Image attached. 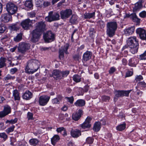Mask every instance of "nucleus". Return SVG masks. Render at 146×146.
Instances as JSON below:
<instances>
[{
  "label": "nucleus",
  "instance_id": "1",
  "mask_svg": "<svg viewBox=\"0 0 146 146\" xmlns=\"http://www.w3.org/2000/svg\"><path fill=\"white\" fill-rule=\"evenodd\" d=\"M127 45L130 51L135 54L138 51L139 47L138 41L135 36L129 37L127 40Z\"/></svg>",
  "mask_w": 146,
  "mask_h": 146
},
{
  "label": "nucleus",
  "instance_id": "2",
  "mask_svg": "<svg viewBox=\"0 0 146 146\" xmlns=\"http://www.w3.org/2000/svg\"><path fill=\"white\" fill-rule=\"evenodd\" d=\"M38 61L36 60H29L25 68V71L27 73L32 74L36 72L39 68Z\"/></svg>",
  "mask_w": 146,
  "mask_h": 146
},
{
  "label": "nucleus",
  "instance_id": "3",
  "mask_svg": "<svg viewBox=\"0 0 146 146\" xmlns=\"http://www.w3.org/2000/svg\"><path fill=\"white\" fill-rule=\"evenodd\" d=\"M117 28V24L116 22H110L107 23L106 32L110 37H112L114 35Z\"/></svg>",
  "mask_w": 146,
  "mask_h": 146
},
{
  "label": "nucleus",
  "instance_id": "4",
  "mask_svg": "<svg viewBox=\"0 0 146 146\" xmlns=\"http://www.w3.org/2000/svg\"><path fill=\"white\" fill-rule=\"evenodd\" d=\"M6 9L9 14L11 15L16 13L17 11V6L11 2L6 4Z\"/></svg>",
  "mask_w": 146,
  "mask_h": 146
},
{
  "label": "nucleus",
  "instance_id": "5",
  "mask_svg": "<svg viewBox=\"0 0 146 146\" xmlns=\"http://www.w3.org/2000/svg\"><path fill=\"white\" fill-rule=\"evenodd\" d=\"M60 15L58 13H53L50 11L48 13V15L45 18V20L48 22L56 21L59 19Z\"/></svg>",
  "mask_w": 146,
  "mask_h": 146
},
{
  "label": "nucleus",
  "instance_id": "6",
  "mask_svg": "<svg viewBox=\"0 0 146 146\" xmlns=\"http://www.w3.org/2000/svg\"><path fill=\"white\" fill-rule=\"evenodd\" d=\"M30 45L28 43L25 42H20L18 47V51L22 53H25L30 48Z\"/></svg>",
  "mask_w": 146,
  "mask_h": 146
},
{
  "label": "nucleus",
  "instance_id": "7",
  "mask_svg": "<svg viewBox=\"0 0 146 146\" xmlns=\"http://www.w3.org/2000/svg\"><path fill=\"white\" fill-rule=\"evenodd\" d=\"M42 33L35 29L31 33L32 37L31 38L32 42L36 43L38 41L42 35Z\"/></svg>",
  "mask_w": 146,
  "mask_h": 146
},
{
  "label": "nucleus",
  "instance_id": "8",
  "mask_svg": "<svg viewBox=\"0 0 146 146\" xmlns=\"http://www.w3.org/2000/svg\"><path fill=\"white\" fill-rule=\"evenodd\" d=\"M69 46V44H66L63 47H61V48L59 50V58L60 60L63 59L64 57V52L66 54H68L67 50Z\"/></svg>",
  "mask_w": 146,
  "mask_h": 146
},
{
  "label": "nucleus",
  "instance_id": "9",
  "mask_svg": "<svg viewBox=\"0 0 146 146\" xmlns=\"http://www.w3.org/2000/svg\"><path fill=\"white\" fill-rule=\"evenodd\" d=\"M60 13L61 18L64 19L69 18L72 14V11L71 9H67L61 11Z\"/></svg>",
  "mask_w": 146,
  "mask_h": 146
},
{
  "label": "nucleus",
  "instance_id": "10",
  "mask_svg": "<svg viewBox=\"0 0 146 146\" xmlns=\"http://www.w3.org/2000/svg\"><path fill=\"white\" fill-rule=\"evenodd\" d=\"M46 25L43 21L39 22L36 24L35 29L42 32L45 30Z\"/></svg>",
  "mask_w": 146,
  "mask_h": 146
},
{
  "label": "nucleus",
  "instance_id": "11",
  "mask_svg": "<svg viewBox=\"0 0 146 146\" xmlns=\"http://www.w3.org/2000/svg\"><path fill=\"white\" fill-rule=\"evenodd\" d=\"M136 31L141 39L143 40H146V31L144 29L141 28H138L136 30Z\"/></svg>",
  "mask_w": 146,
  "mask_h": 146
},
{
  "label": "nucleus",
  "instance_id": "12",
  "mask_svg": "<svg viewBox=\"0 0 146 146\" xmlns=\"http://www.w3.org/2000/svg\"><path fill=\"white\" fill-rule=\"evenodd\" d=\"M50 97L47 96H42L40 97L39 102L40 105L44 106L48 101Z\"/></svg>",
  "mask_w": 146,
  "mask_h": 146
},
{
  "label": "nucleus",
  "instance_id": "13",
  "mask_svg": "<svg viewBox=\"0 0 146 146\" xmlns=\"http://www.w3.org/2000/svg\"><path fill=\"white\" fill-rule=\"evenodd\" d=\"M31 21L27 19L23 21L21 24L23 28L25 30H27L31 26Z\"/></svg>",
  "mask_w": 146,
  "mask_h": 146
},
{
  "label": "nucleus",
  "instance_id": "14",
  "mask_svg": "<svg viewBox=\"0 0 146 146\" xmlns=\"http://www.w3.org/2000/svg\"><path fill=\"white\" fill-rule=\"evenodd\" d=\"M1 22L4 23H7L12 20L11 15L9 14H4L2 15L1 17Z\"/></svg>",
  "mask_w": 146,
  "mask_h": 146
},
{
  "label": "nucleus",
  "instance_id": "15",
  "mask_svg": "<svg viewBox=\"0 0 146 146\" xmlns=\"http://www.w3.org/2000/svg\"><path fill=\"white\" fill-rule=\"evenodd\" d=\"M43 37L45 41L49 42L50 40L53 39L54 35L51 31H48L44 34Z\"/></svg>",
  "mask_w": 146,
  "mask_h": 146
},
{
  "label": "nucleus",
  "instance_id": "16",
  "mask_svg": "<svg viewBox=\"0 0 146 146\" xmlns=\"http://www.w3.org/2000/svg\"><path fill=\"white\" fill-rule=\"evenodd\" d=\"M61 76V72L58 70H55L53 71L52 74L50 75V76L53 77L55 79L57 80L60 78Z\"/></svg>",
  "mask_w": 146,
  "mask_h": 146
},
{
  "label": "nucleus",
  "instance_id": "17",
  "mask_svg": "<svg viewBox=\"0 0 146 146\" xmlns=\"http://www.w3.org/2000/svg\"><path fill=\"white\" fill-rule=\"evenodd\" d=\"M83 111L81 109H79L78 112H76L72 114V119L75 121L78 120L81 117Z\"/></svg>",
  "mask_w": 146,
  "mask_h": 146
},
{
  "label": "nucleus",
  "instance_id": "18",
  "mask_svg": "<svg viewBox=\"0 0 146 146\" xmlns=\"http://www.w3.org/2000/svg\"><path fill=\"white\" fill-rule=\"evenodd\" d=\"M91 119V118L90 117H88L86 119L85 121L82 125V127L84 129L90 127L91 126L90 123Z\"/></svg>",
  "mask_w": 146,
  "mask_h": 146
},
{
  "label": "nucleus",
  "instance_id": "19",
  "mask_svg": "<svg viewBox=\"0 0 146 146\" xmlns=\"http://www.w3.org/2000/svg\"><path fill=\"white\" fill-rule=\"evenodd\" d=\"M92 56L91 52L87 51L83 54V60L84 61H87L89 60Z\"/></svg>",
  "mask_w": 146,
  "mask_h": 146
},
{
  "label": "nucleus",
  "instance_id": "20",
  "mask_svg": "<svg viewBox=\"0 0 146 146\" xmlns=\"http://www.w3.org/2000/svg\"><path fill=\"white\" fill-rule=\"evenodd\" d=\"M135 29V27L134 26L125 29L124 30L125 34L127 35H131L133 33Z\"/></svg>",
  "mask_w": 146,
  "mask_h": 146
},
{
  "label": "nucleus",
  "instance_id": "21",
  "mask_svg": "<svg viewBox=\"0 0 146 146\" xmlns=\"http://www.w3.org/2000/svg\"><path fill=\"white\" fill-rule=\"evenodd\" d=\"M32 97V94L29 91H27L24 93L23 96V98L27 100H29Z\"/></svg>",
  "mask_w": 146,
  "mask_h": 146
},
{
  "label": "nucleus",
  "instance_id": "22",
  "mask_svg": "<svg viewBox=\"0 0 146 146\" xmlns=\"http://www.w3.org/2000/svg\"><path fill=\"white\" fill-rule=\"evenodd\" d=\"M72 136L73 137H77L81 135L80 131L78 129L75 130L72 129L71 131Z\"/></svg>",
  "mask_w": 146,
  "mask_h": 146
},
{
  "label": "nucleus",
  "instance_id": "23",
  "mask_svg": "<svg viewBox=\"0 0 146 146\" xmlns=\"http://www.w3.org/2000/svg\"><path fill=\"white\" fill-rule=\"evenodd\" d=\"M142 7V5L141 1L138 2L136 3L133 8V12H136L139 11Z\"/></svg>",
  "mask_w": 146,
  "mask_h": 146
},
{
  "label": "nucleus",
  "instance_id": "24",
  "mask_svg": "<svg viewBox=\"0 0 146 146\" xmlns=\"http://www.w3.org/2000/svg\"><path fill=\"white\" fill-rule=\"evenodd\" d=\"M130 19L134 22H136L137 23H139L140 21V19L137 17L135 13H133L131 14Z\"/></svg>",
  "mask_w": 146,
  "mask_h": 146
},
{
  "label": "nucleus",
  "instance_id": "25",
  "mask_svg": "<svg viewBox=\"0 0 146 146\" xmlns=\"http://www.w3.org/2000/svg\"><path fill=\"white\" fill-rule=\"evenodd\" d=\"M74 105L77 106L82 107L85 105V102L82 99H79L77 100L74 104Z\"/></svg>",
  "mask_w": 146,
  "mask_h": 146
},
{
  "label": "nucleus",
  "instance_id": "26",
  "mask_svg": "<svg viewBox=\"0 0 146 146\" xmlns=\"http://www.w3.org/2000/svg\"><path fill=\"white\" fill-rule=\"evenodd\" d=\"M77 16L75 15H73L69 20L70 22L72 24H76L78 23Z\"/></svg>",
  "mask_w": 146,
  "mask_h": 146
},
{
  "label": "nucleus",
  "instance_id": "27",
  "mask_svg": "<svg viewBox=\"0 0 146 146\" xmlns=\"http://www.w3.org/2000/svg\"><path fill=\"white\" fill-rule=\"evenodd\" d=\"M59 136L58 135H55L51 139L52 144L54 145L60 139Z\"/></svg>",
  "mask_w": 146,
  "mask_h": 146
},
{
  "label": "nucleus",
  "instance_id": "28",
  "mask_svg": "<svg viewBox=\"0 0 146 146\" xmlns=\"http://www.w3.org/2000/svg\"><path fill=\"white\" fill-rule=\"evenodd\" d=\"M101 123L100 122H96L94 125L93 127L94 130L96 132H98L100 129L101 127Z\"/></svg>",
  "mask_w": 146,
  "mask_h": 146
},
{
  "label": "nucleus",
  "instance_id": "29",
  "mask_svg": "<svg viewBox=\"0 0 146 146\" xmlns=\"http://www.w3.org/2000/svg\"><path fill=\"white\" fill-rule=\"evenodd\" d=\"M95 14L94 12L92 13H85L84 14V18L85 19H90L94 17Z\"/></svg>",
  "mask_w": 146,
  "mask_h": 146
},
{
  "label": "nucleus",
  "instance_id": "30",
  "mask_svg": "<svg viewBox=\"0 0 146 146\" xmlns=\"http://www.w3.org/2000/svg\"><path fill=\"white\" fill-rule=\"evenodd\" d=\"M13 96H14L15 100H20L19 93L17 90H15L13 91Z\"/></svg>",
  "mask_w": 146,
  "mask_h": 146
},
{
  "label": "nucleus",
  "instance_id": "31",
  "mask_svg": "<svg viewBox=\"0 0 146 146\" xmlns=\"http://www.w3.org/2000/svg\"><path fill=\"white\" fill-rule=\"evenodd\" d=\"M2 112L4 113V116L8 114L11 112V108L9 106L5 107Z\"/></svg>",
  "mask_w": 146,
  "mask_h": 146
},
{
  "label": "nucleus",
  "instance_id": "32",
  "mask_svg": "<svg viewBox=\"0 0 146 146\" xmlns=\"http://www.w3.org/2000/svg\"><path fill=\"white\" fill-rule=\"evenodd\" d=\"M7 59L4 57H1L0 58V68L6 66L5 62L6 61Z\"/></svg>",
  "mask_w": 146,
  "mask_h": 146
},
{
  "label": "nucleus",
  "instance_id": "33",
  "mask_svg": "<svg viewBox=\"0 0 146 146\" xmlns=\"http://www.w3.org/2000/svg\"><path fill=\"white\" fill-rule=\"evenodd\" d=\"M38 140L36 139H32L29 141L30 144L33 146H36L39 142Z\"/></svg>",
  "mask_w": 146,
  "mask_h": 146
},
{
  "label": "nucleus",
  "instance_id": "34",
  "mask_svg": "<svg viewBox=\"0 0 146 146\" xmlns=\"http://www.w3.org/2000/svg\"><path fill=\"white\" fill-rule=\"evenodd\" d=\"M114 94L115 95V96L114 98L115 101V100H117L118 98L122 97L121 91H116L115 92Z\"/></svg>",
  "mask_w": 146,
  "mask_h": 146
},
{
  "label": "nucleus",
  "instance_id": "35",
  "mask_svg": "<svg viewBox=\"0 0 146 146\" xmlns=\"http://www.w3.org/2000/svg\"><path fill=\"white\" fill-rule=\"evenodd\" d=\"M126 123H123V124H120L116 127L117 130L119 131H122L125 129V128Z\"/></svg>",
  "mask_w": 146,
  "mask_h": 146
},
{
  "label": "nucleus",
  "instance_id": "36",
  "mask_svg": "<svg viewBox=\"0 0 146 146\" xmlns=\"http://www.w3.org/2000/svg\"><path fill=\"white\" fill-rule=\"evenodd\" d=\"M25 6L27 8L31 9L33 6V5L32 3L31 0L26 1L25 3Z\"/></svg>",
  "mask_w": 146,
  "mask_h": 146
},
{
  "label": "nucleus",
  "instance_id": "37",
  "mask_svg": "<svg viewBox=\"0 0 146 146\" xmlns=\"http://www.w3.org/2000/svg\"><path fill=\"white\" fill-rule=\"evenodd\" d=\"M22 34L21 33L18 34L14 38V40L16 42L20 41L22 39Z\"/></svg>",
  "mask_w": 146,
  "mask_h": 146
},
{
  "label": "nucleus",
  "instance_id": "38",
  "mask_svg": "<svg viewBox=\"0 0 146 146\" xmlns=\"http://www.w3.org/2000/svg\"><path fill=\"white\" fill-rule=\"evenodd\" d=\"M35 3L38 7H41L43 5V0H35Z\"/></svg>",
  "mask_w": 146,
  "mask_h": 146
},
{
  "label": "nucleus",
  "instance_id": "39",
  "mask_svg": "<svg viewBox=\"0 0 146 146\" xmlns=\"http://www.w3.org/2000/svg\"><path fill=\"white\" fill-rule=\"evenodd\" d=\"M73 79L75 82H78L81 81L80 77L78 75H75L73 77Z\"/></svg>",
  "mask_w": 146,
  "mask_h": 146
},
{
  "label": "nucleus",
  "instance_id": "40",
  "mask_svg": "<svg viewBox=\"0 0 146 146\" xmlns=\"http://www.w3.org/2000/svg\"><path fill=\"white\" fill-rule=\"evenodd\" d=\"M7 29L6 26L3 24H0V33H3Z\"/></svg>",
  "mask_w": 146,
  "mask_h": 146
},
{
  "label": "nucleus",
  "instance_id": "41",
  "mask_svg": "<svg viewBox=\"0 0 146 146\" xmlns=\"http://www.w3.org/2000/svg\"><path fill=\"white\" fill-rule=\"evenodd\" d=\"M131 90L127 91L122 90L121 92L122 97L124 96H129V93L131 92Z\"/></svg>",
  "mask_w": 146,
  "mask_h": 146
},
{
  "label": "nucleus",
  "instance_id": "42",
  "mask_svg": "<svg viewBox=\"0 0 146 146\" xmlns=\"http://www.w3.org/2000/svg\"><path fill=\"white\" fill-rule=\"evenodd\" d=\"M15 78V76H12L8 74L7 75L6 77L4 78V79L5 81H7L8 80H14Z\"/></svg>",
  "mask_w": 146,
  "mask_h": 146
},
{
  "label": "nucleus",
  "instance_id": "43",
  "mask_svg": "<svg viewBox=\"0 0 146 146\" xmlns=\"http://www.w3.org/2000/svg\"><path fill=\"white\" fill-rule=\"evenodd\" d=\"M102 100L103 102H108L110 99V97L106 96H103L101 97Z\"/></svg>",
  "mask_w": 146,
  "mask_h": 146
},
{
  "label": "nucleus",
  "instance_id": "44",
  "mask_svg": "<svg viewBox=\"0 0 146 146\" xmlns=\"http://www.w3.org/2000/svg\"><path fill=\"white\" fill-rule=\"evenodd\" d=\"M96 31L94 28H91L90 29L89 33L90 36L91 37H93Z\"/></svg>",
  "mask_w": 146,
  "mask_h": 146
},
{
  "label": "nucleus",
  "instance_id": "45",
  "mask_svg": "<svg viewBox=\"0 0 146 146\" xmlns=\"http://www.w3.org/2000/svg\"><path fill=\"white\" fill-rule=\"evenodd\" d=\"M17 121V118H15V119H12L10 120H7L6 121V123H9L11 124H13L16 123Z\"/></svg>",
  "mask_w": 146,
  "mask_h": 146
},
{
  "label": "nucleus",
  "instance_id": "46",
  "mask_svg": "<svg viewBox=\"0 0 146 146\" xmlns=\"http://www.w3.org/2000/svg\"><path fill=\"white\" fill-rule=\"evenodd\" d=\"M15 126L12 125L11 127L8 128L6 130L7 133H9L10 132L13 131L14 130Z\"/></svg>",
  "mask_w": 146,
  "mask_h": 146
},
{
  "label": "nucleus",
  "instance_id": "47",
  "mask_svg": "<svg viewBox=\"0 0 146 146\" xmlns=\"http://www.w3.org/2000/svg\"><path fill=\"white\" fill-rule=\"evenodd\" d=\"M33 113L30 112H28L27 113V118L28 120H33L34 119L33 118Z\"/></svg>",
  "mask_w": 146,
  "mask_h": 146
},
{
  "label": "nucleus",
  "instance_id": "48",
  "mask_svg": "<svg viewBox=\"0 0 146 146\" xmlns=\"http://www.w3.org/2000/svg\"><path fill=\"white\" fill-rule=\"evenodd\" d=\"M94 140V139L93 138L89 137L86 139V142L88 144H91L93 143Z\"/></svg>",
  "mask_w": 146,
  "mask_h": 146
},
{
  "label": "nucleus",
  "instance_id": "49",
  "mask_svg": "<svg viewBox=\"0 0 146 146\" xmlns=\"http://www.w3.org/2000/svg\"><path fill=\"white\" fill-rule=\"evenodd\" d=\"M65 98L68 101L70 104H72L73 103L74 101V98L73 96L69 97H66Z\"/></svg>",
  "mask_w": 146,
  "mask_h": 146
},
{
  "label": "nucleus",
  "instance_id": "50",
  "mask_svg": "<svg viewBox=\"0 0 146 146\" xmlns=\"http://www.w3.org/2000/svg\"><path fill=\"white\" fill-rule=\"evenodd\" d=\"M139 16L142 18L146 17V11H143L141 12L139 14Z\"/></svg>",
  "mask_w": 146,
  "mask_h": 146
},
{
  "label": "nucleus",
  "instance_id": "51",
  "mask_svg": "<svg viewBox=\"0 0 146 146\" xmlns=\"http://www.w3.org/2000/svg\"><path fill=\"white\" fill-rule=\"evenodd\" d=\"M7 137V136L5 133H0V138L3 139L5 140Z\"/></svg>",
  "mask_w": 146,
  "mask_h": 146
},
{
  "label": "nucleus",
  "instance_id": "52",
  "mask_svg": "<svg viewBox=\"0 0 146 146\" xmlns=\"http://www.w3.org/2000/svg\"><path fill=\"white\" fill-rule=\"evenodd\" d=\"M146 51L143 54L140 55V60H146Z\"/></svg>",
  "mask_w": 146,
  "mask_h": 146
},
{
  "label": "nucleus",
  "instance_id": "53",
  "mask_svg": "<svg viewBox=\"0 0 146 146\" xmlns=\"http://www.w3.org/2000/svg\"><path fill=\"white\" fill-rule=\"evenodd\" d=\"M16 141V139L13 137H11L10 139V144L12 146L14 145V143Z\"/></svg>",
  "mask_w": 146,
  "mask_h": 146
},
{
  "label": "nucleus",
  "instance_id": "54",
  "mask_svg": "<svg viewBox=\"0 0 146 146\" xmlns=\"http://www.w3.org/2000/svg\"><path fill=\"white\" fill-rule=\"evenodd\" d=\"M11 29L13 30L16 31L19 29L18 27L16 25L14 24L10 26Z\"/></svg>",
  "mask_w": 146,
  "mask_h": 146
},
{
  "label": "nucleus",
  "instance_id": "55",
  "mask_svg": "<svg viewBox=\"0 0 146 146\" xmlns=\"http://www.w3.org/2000/svg\"><path fill=\"white\" fill-rule=\"evenodd\" d=\"M69 72L68 71H65L61 72V75L63 77L66 76L69 74Z\"/></svg>",
  "mask_w": 146,
  "mask_h": 146
},
{
  "label": "nucleus",
  "instance_id": "56",
  "mask_svg": "<svg viewBox=\"0 0 146 146\" xmlns=\"http://www.w3.org/2000/svg\"><path fill=\"white\" fill-rule=\"evenodd\" d=\"M18 70V69L17 68H15L11 69L10 70V72L11 74H13L17 72Z\"/></svg>",
  "mask_w": 146,
  "mask_h": 146
},
{
  "label": "nucleus",
  "instance_id": "57",
  "mask_svg": "<svg viewBox=\"0 0 146 146\" xmlns=\"http://www.w3.org/2000/svg\"><path fill=\"white\" fill-rule=\"evenodd\" d=\"M28 16L30 17H33L35 16V13L34 11H32L28 13Z\"/></svg>",
  "mask_w": 146,
  "mask_h": 146
},
{
  "label": "nucleus",
  "instance_id": "58",
  "mask_svg": "<svg viewBox=\"0 0 146 146\" xmlns=\"http://www.w3.org/2000/svg\"><path fill=\"white\" fill-rule=\"evenodd\" d=\"M143 79V78L141 75L137 76L135 78V80L137 82Z\"/></svg>",
  "mask_w": 146,
  "mask_h": 146
},
{
  "label": "nucleus",
  "instance_id": "59",
  "mask_svg": "<svg viewBox=\"0 0 146 146\" xmlns=\"http://www.w3.org/2000/svg\"><path fill=\"white\" fill-rule=\"evenodd\" d=\"M52 102L53 104H59L60 101L57 98H56L52 100Z\"/></svg>",
  "mask_w": 146,
  "mask_h": 146
},
{
  "label": "nucleus",
  "instance_id": "60",
  "mask_svg": "<svg viewBox=\"0 0 146 146\" xmlns=\"http://www.w3.org/2000/svg\"><path fill=\"white\" fill-rule=\"evenodd\" d=\"M133 60L134 59H133L132 58L131 59L129 60L128 64L129 66H135V64H134L132 62Z\"/></svg>",
  "mask_w": 146,
  "mask_h": 146
},
{
  "label": "nucleus",
  "instance_id": "61",
  "mask_svg": "<svg viewBox=\"0 0 146 146\" xmlns=\"http://www.w3.org/2000/svg\"><path fill=\"white\" fill-rule=\"evenodd\" d=\"M138 84L139 86H141L142 87H146V84L143 82H139Z\"/></svg>",
  "mask_w": 146,
  "mask_h": 146
},
{
  "label": "nucleus",
  "instance_id": "62",
  "mask_svg": "<svg viewBox=\"0 0 146 146\" xmlns=\"http://www.w3.org/2000/svg\"><path fill=\"white\" fill-rule=\"evenodd\" d=\"M63 130H64V128L63 127H61L57 128L56 129V131L58 133H61L63 131Z\"/></svg>",
  "mask_w": 146,
  "mask_h": 146
},
{
  "label": "nucleus",
  "instance_id": "63",
  "mask_svg": "<svg viewBox=\"0 0 146 146\" xmlns=\"http://www.w3.org/2000/svg\"><path fill=\"white\" fill-rule=\"evenodd\" d=\"M98 23L100 24V26L101 28L104 27L105 25L103 21L101 20L99 21Z\"/></svg>",
  "mask_w": 146,
  "mask_h": 146
},
{
  "label": "nucleus",
  "instance_id": "64",
  "mask_svg": "<svg viewBox=\"0 0 146 146\" xmlns=\"http://www.w3.org/2000/svg\"><path fill=\"white\" fill-rule=\"evenodd\" d=\"M115 71V69L114 67H111L109 70L110 74H112Z\"/></svg>",
  "mask_w": 146,
  "mask_h": 146
}]
</instances>
